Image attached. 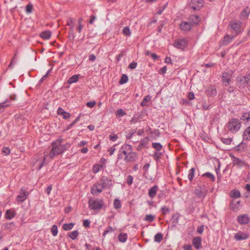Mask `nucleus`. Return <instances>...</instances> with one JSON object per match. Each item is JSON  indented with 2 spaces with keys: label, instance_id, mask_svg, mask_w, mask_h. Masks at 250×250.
I'll return each instance as SVG.
<instances>
[{
  "label": "nucleus",
  "instance_id": "obj_13",
  "mask_svg": "<svg viewBox=\"0 0 250 250\" xmlns=\"http://www.w3.org/2000/svg\"><path fill=\"white\" fill-rule=\"evenodd\" d=\"M179 27L182 31L188 32L191 30L193 26L188 21H182L179 24Z\"/></svg>",
  "mask_w": 250,
  "mask_h": 250
},
{
  "label": "nucleus",
  "instance_id": "obj_39",
  "mask_svg": "<svg viewBox=\"0 0 250 250\" xmlns=\"http://www.w3.org/2000/svg\"><path fill=\"white\" fill-rule=\"evenodd\" d=\"M151 100V96L150 95H147L144 97L142 101L141 102L140 105L142 106L146 105V103L149 102Z\"/></svg>",
  "mask_w": 250,
  "mask_h": 250
},
{
  "label": "nucleus",
  "instance_id": "obj_6",
  "mask_svg": "<svg viewBox=\"0 0 250 250\" xmlns=\"http://www.w3.org/2000/svg\"><path fill=\"white\" fill-rule=\"evenodd\" d=\"M208 192V189L205 185L198 186L194 191V194L199 199H204Z\"/></svg>",
  "mask_w": 250,
  "mask_h": 250
},
{
  "label": "nucleus",
  "instance_id": "obj_62",
  "mask_svg": "<svg viewBox=\"0 0 250 250\" xmlns=\"http://www.w3.org/2000/svg\"><path fill=\"white\" fill-rule=\"evenodd\" d=\"M91 222L88 219H85L83 221V226L85 228H89L90 227V224Z\"/></svg>",
  "mask_w": 250,
  "mask_h": 250
},
{
  "label": "nucleus",
  "instance_id": "obj_26",
  "mask_svg": "<svg viewBox=\"0 0 250 250\" xmlns=\"http://www.w3.org/2000/svg\"><path fill=\"white\" fill-rule=\"evenodd\" d=\"M240 201H238L235 202L233 200H232L229 205V207L230 209L233 211H236L238 209L239 207L240 206Z\"/></svg>",
  "mask_w": 250,
  "mask_h": 250
},
{
  "label": "nucleus",
  "instance_id": "obj_27",
  "mask_svg": "<svg viewBox=\"0 0 250 250\" xmlns=\"http://www.w3.org/2000/svg\"><path fill=\"white\" fill-rule=\"evenodd\" d=\"M51 36V32L49 30L42 31L40 34V37L45 40L49 39Z\"/></svg>",
  "mask_w": 250,
  "mask_h": 250
},
{
  "label": "nucleus",
  "instance_id": "obj_48",
  "mask_svg": "<svg viewBox=\"0 0 250 250\" xmlns=\"http://www.w3.org/2000/svg\"><path fill=\"white\" fill-rule=\"evenodd\" d=\"M136 129H130L128 131L127 135H126V139L130 140L132 138L133 135L134 134V133L136 132Z\"/></svg>",
  "mask_w": 250,
  "mask_h": 250
},
{
  "label": "nucleus",
  "instance_id": "obj_60",
  "mask_svg": "<svg viewBox=\"0 0 250 250\" xmlns=\"http://www.w3.org/2000/svg\"><path fill=\"white\" fill-rule=\"evenodd\" d=\"M137 66V62H133L129 64L128 67V68H129L130 69H134L135 68H136Z\"/></svg>",
  "mask_w": 250,
  "mask_h": 250
},
{
  "label": "nucleus",
  "instance_id": "obj_64",
  "mask_svg": "<svg viewBox=\"0 0 250 250\" xmlns=\"http://www.w3.org/2000/svg\"><path fill=\"white\" fill-rule=\"evenodd\" d=\"M75 24V20L72 18H69L67 21V25H71Z\"/></svg>",
  "mask_w": 250,
  "mask_h": 250
},
{
  "label": "nucleus",
  "instance_id": "obj_11",
  "mask_svg": "<svg viewBox=\"0 0 250 250\" xmlns=\"http://www.w3.org/2000/svg\"><path fill=\"white\" fill-rule=\"evenodd\" d=\"M230 156L232 159V164L234 166H236L237 167L241 168L242 167H247L248 166V164L246 161L241 160L240 158H237L233 155H230Z\"/></svg>",
  "mask_w": 250,
  "mask_h": 250
},
{
  "label": "nucleus",
  "instance_id": "obj_19",
  "mask_svg": "<svg viewBox=\"0 0 250 250\" xmlns=\"http://www.w3.org/2000/svg\"><path fill=\"white\" fill-rule=\"evenodd\" d=\"M57 114L59 115L62 116L64 119L66 120L69 119L71 117V114L65 111L62 107H59L57 110Z\"/></svg>",
  "mask_w": 250,
  "mask_h": 250
},
{
  "label": "nucleus",
  "instance_id": "obj_8",
  "mask_svg": "<svg viewBox=\"0 0 250 250\" xmlns=\"http://www.w3.org/2000/svg\"><path fill=\"white\" fill-rule=\"evenodd\" d=\"M29 193L26 190L24 187H22L19 192V194L17 197V201L19 203L24 202L28 197Z\"/></svg>",
  "mask_w": 250,
  "mask_h": 250
},
{
  "label": "nucleus",
  "instance_id": "obj_31",
  "mask_svg": "<svg viewBox=\"0 0 250 250\" xmlns=\"http://www.w3.org/2000/svg\"><path fill=\"white\" fill-rule=\"evenodd\" d=\"M241 196L240 192L237 189H232L230 192V196L232 198H237Z\"/></svg>",
  "mask_w": 250,
  "mask_h": 250
},
{
  "label": "nucleus",
  "instance_id": "obj_3",
  "mask_svg": "<svg viewBox=\"0 0 250 250\" xmlns=\"http://www.w3.org/2000/svg\"><path fill=\"white\" fill-rule=\"evenodd\" d=\"M52 149L49 153V157L52 159L54 156L62 154L66 149L67 147H69V144H66L64 145H55L51 143Z\"/></svg>",
  "mask_w": 250,
  "mask_h": 250
},
{
  "label": "nucleus",
  "instance_id": "obj_22",
  "mask_svg": "<svg viewBox=\"0 0 250 250\" xmlns=\"http://www.w3.org/2000/svg\"><path fill=\"white\" fill-rule=\"evenodd\" d=\"M158 187L155 185L149 188L148 190V196L151 198H153L156 195L157 191L158 190Z\"/></svg>",
  "mask_w": 250,
  "mask_h": 250
},
{
  "label": "nucleus",
  "instance_id": "obj_41",
  "mask_svg": "<svg viewBox=\"0 0 250 250\" xmlns=\"http://www.w3.org/2000/svg\"><path fill=\"white\" fill-rule=\"evenodd\" d=\"M202 176L203 177H207L209 178L211 182H214L215 181V177L214 175L209 172H207L203 174H202Z\"/></svg>",
  "mask_w": 250,
  "mask_h": 250
},
{
  "label": "nucleus",
  "instance_id": "obj_36",
  "mask_svg": "<svg viewBox=\"0 0 250 250\" xmlns=\"http://www.w3.org/2000/svg\"><path fill=\"white\" fill-rule=\"evenodd\" d=\"M195 168L194 167H192L189 170L188 174V180L191 182L193 180V178L195 175Z\"/></svg>",
  "mask_w": 250,
  "mask_h": 250
},
{
  "label": "nucleus",
  "instance_id": "obj_33",
  "mask_svg": "<svg viewBox=\"0 0 250 250\" xmlns=\"http://www.w3.org/2000/svg\"><path fill=\"white\" fill-rule=\"evenodd\" d=\"M155 215L152 214H146L144 220L151 223L155 220Z\"/></svg>",
  "mask_w": 250,
  "mask_h": 250
},
{
  "label": "nucleus",
  "instance_id": "obj_15",
  "mask_svg": "<svg viewBox=\"0 0 250 250\" xmlns=\"http://www.w3.org/2000/svg\"><path fill=\"white\" fill-rule=\"evenodd\" d=\"M188 20V21L192 26H196L199 24L200 22V18L198 15H192L190 16Z\"/></svg>",
  "mask_w": 250,
  "mask_h": 250
},
{
  "label": "nucleus",
  "instance_id": "obj_29",
  "mask_svg": "<svg viewBox=\"0 0 250 250\" xmlns=\"http://www.w3.org/2000/svg\"><path fill=\"white\" fill-rule=\"evenodd\" d=\"M79 76L80 75L78 74L73 75L68 79V80H67V83L70 84L73 83L77 82L79 80Z\"/></svg>",
  "mask_w": 250,
  "mask_h": 250
},
{
  "label": "nucleus",
  "instance_id": "obj_24",
  "mask_svg": "<svg viewBox=\"0 0 250 250\" xmlns=\"http://www.w3.org/2000/svg\"><path fill=\"white\" fill-rule=\"evenodd\" d=\"M10 100H6L3 102L0 103V113L3 112L6 107L10 105Z\"/></svg>",
  "mask_w": 250,
  "mask_h": 250
},
{
  "label": "nucleus",
  "instance_id": "obj_7",
  "mask_svg": "<svg viewBox=\"0 0 250 250\" xmlns=\"http://www.w3.org/2000/svg\"><path fill=\"white\" fill-rule=\"evenodd\" d=\"M187 45L188 41L185 38L176 40L173 43V46L175 47L182 50H184Z\"/></svg>",
  "mask_w": 250,
  "mask_h": 250
},
{
  "label": "nucleus",
  "instance_id": "obj_34",
  "mask_svg": "<svg viewBox=\"0 0 250 250\" xmlns=\"http://www.w3.org/2000/svg\"><path fill=\"white\" fill-rule=\"evenodd\" d=\"M179 216L180 214L178 213L172 215L171 221L173 224H174V226H175L176 224L178 223Z\"/></svg>",
  "mask_w": 250,
  "mask_h": 250
},
{
  "label": "nucleus",
  "instance_id": "obj_10",
  "mask_svg": "<svg viewBox=\"0 0 250 250\" xmlns=\"http://www.w3.org/2000/svg\"><path fill=\"white\" fill-rule=\"evenodd\" d=\"M203 0H191L189 6L194 11H198L203 7Z\"/></svg>",
  "mask_w": 250,
  "mask_h": 250
},
{
  "label": "nucleus",
  "instance_id": "obj_52",
  "mask_svg": "<svg viewBox=\"0 0 250 250\" xmlns=\"http://www.w3.org/2000/svg\"><path fill=\"white\" fill-rule=\"evenodd\" d=\"M114 231L113 228L111 226H108L106 229L104 231L103 236L104 237L105 235L108 233L112 232Z\"/></svg>",
  "mask_w": 250,
  "mask_h": 250
},
{
  "label": "nucleus",
  "instance_id": "obj_30",
  "mask_svg": "<svg viewBox=\"0 0 250 250\" xmlns=\"http://www.w3.org/2000/svg\"><path fill=\"white\" fill-rule=\"evenodd\" d=\"M149 142V139L148 137H146L144 138L141 140L140 144L141 146H142L144 148H148V144Z\"/></svg>",
  "mask_w": 250,
  "mask_h": 250
},
{
  "label": "nucleus",
  "instance_id": "obj_50",
  "mask_svg": "<svg viewBox=\"0 0 250 250\" xmlns=\"http://www.w3.org/2000/svg\"><path fill=\"white\" fill-rule=\"evenodd\" d=\"M116 115V116L121 117L126 115V113L122 108H120L117 110Z\"/></svg>",
  "mask_w": 250,
  "mask_h": 250
},
{
  "label": "nucleus",
  "instance_id": "obj_32",
  "mask_svg": "<svg viewBox=\"0 0 250 250\" xmlns=\"http://www.w3.org/2000/svg\"><path fill=\"white\" fill-rule=\"evenodd\" d=\"M247 144L242 142L239 145L236 146L234 147V149L235 151H242L247 147Z\"/></svg>",
  "mask_w": 250,
  "mask_h": 250
},
{
  "label": "nucleus",
  "instance_id": "obj_43",
  "mask_svg": "<svg viewBox=\"0 0 250 250\" xmlns=\"http://www.w3.org/2000/svg\"><path fill=\"white\" fill-rule=\"evenodd\" d=\"M121 202L118 199H115L114 201L113 206L114 208L118 209L121 208Z\"/></svg>",
  "mask_w": 250,
  "mask_h": 250
},
{
  "label": "nucleus",
  "instance_id": "obj_21",
  "mask_svg": "<svg viewBox=\"0 0 250 250\" xmlns=\"http://www.w3.org/2000/svg\"><path fill=\"white\" fill-rule=\"evenodd\" d=\"M206 93L208 96L214 97L216 95L217 90L214 86H211L206 90Z\"/></svg>",
  "mask_w": 250,
  "mask_h": 250
},
{
  "label": "nucleus",
  "instance_id": "obj_59",
  "mask_svg": "<svg viewBox=\"0 0 250 250\" xmlns=\"http://www.w3.org/2000/svg\"><path fill=\"white\" fill-rule=\"evenodd\" d=\"M2 153L7 155L10 153V149L8 147H4L2 150Z\"/></svg>",
  "mask_w": 250,
  "mask_h": 250
},
{
  "label": "nucleus",
  "instance_id": "obj_18",
  "mask_svg": "<svg viewBox=\"0 0 250 250\" xmlns=\"http://www.w3.org/2000/svg\"><path fill=\"white\" fill-rule=\"evenodd\" d=\"M201 241L202 239L200 237H196L192 239L193 245L197 250L201 249Z\"/></svg>",
  "mask_w": 250,
  "mask_h": 250
},
{
  "label": "nucleus",
  "instance_id": "obj_53",
  "mask_svg": "<svg viewBox=\"0 0 250 250\" xmlns=\"http://www.w3.org/2000/svg\"><path fill=\"white\" fill-rule=\"evenodd\" d=\"M242 81H244L245 83L250 86V73L244 77Z\"/></svg>",
  "mask_w": 250,
  "mask_h": 250
},
{
  "label": "nucleus",
  "instance_id": "obj_42",
  "mask_svg": "<svg viewBox=\"0 0 250 250\" xmlns=\"http://www.w3.org/2000/svg\"><path fill=\"white\" fill-rule=\"evenodd\" d=\"M163 155V154L162 152H160L159 151H155L152 156L154 159L157 161L161 158Z\"/></svg>",
  "mask_w": 250,
  "mask_h": 250
},
{
  "label": "nucleus",
  "instance_id": "obj_47",
  "mask_svg": "<svg viewBox=\"0 0 250 250\" xmlns=\"http://www.w3.org/2000/svg\"><path fill=\"white\" fill-rule=\"evenodd\" d=\"M51 231L52 232V235L54 236H56L58 232L57 226L56 225H53V226L51 228Z\"/></svg>",
  "mask_w": 250,
  "mask_h": 250
},
{
  "label": "nucleus",
  "instance_id": "obj_57",
  "mask_svg": "<svg viewBox=\"0 0 250 250\" xmlns=\"http://www.w3.org/2000/svg\"><path fill=\"white\" fill-rule=\"evenodd\" d=\"M26 12L27 13H30L33 10V5L31 4H28L26 6Z\"/></svg>",
  "mask_w": 250,
  "mask_h": 250
},
{
  "label": "nucleus",
  "instance_id": "obj_38",
  "mask_svg": "<svg viewBox=\"0 0 250 250\" xmlns=\"http://www.w3.org/2000/svg\"><path fill=\"white\" fill-rule=\"evenodd\" d=\"M152 147L156 150V151H160L163 148L162 145L159 143H152Z\"/></svg>",
  "mask_w": 250,
  "mask_h": 250
},
{
  "label": "nucleus",
  "instance_id": "obj_45",
  "mask_svg": "<svg viewBox=\"0 0 250 250\" xmlns=\"http://www.w3.org/2000/svg\"><path fill=\"white\" fill-rule=\"evenodd\" d=\"M246 121L247 122H249L250 120V113H245L241 117L240 120Z\"/></svg>",
  "mask_w": 250,
  "mask_h": 250
},
{
  "label": "nucleus",
  "instance_id": "obj_28",
  "mask_svg": "<svg viewBox=\"0 0 250 250\" xmlns=\"http://www.w3.org/2000/svg\"><path fill=\"white\" fill-rule=\"evenodd\" d=\"M15 215L16 213L15 212V211H11L10 209H7L6 211L5 217L7 219L11 220L15 217Z\"/></svg>",
  "mask_w": 250,
  "mask_h": 250
},
{
  "label": "nucleus",
  "instance_id": "obj_23",
  "mask_svg": "<svg viewBox=\"0 0 250 250\" xmlns=\"http://www.w3.org/2000/svg\"><path fill=\"white\" fill-rule=\"evenodd\" d=\"M111 182V179L108 178L107 177L103 176L100 179V183L105 188L108 185H110V183Z\"/></svg>",
  "mask_w": 250,
  "mask_h": 250
},
{
  "label": "nucleus",
  "instance_id": "obj_44",
  "mask_svg": "<svg viewBox=\"0 0 250 250\" xmlns=\"http://www.w3.org/2000/svg\"><path fill=\"white\" fill-rule=\"evenodd\" d=\"M128 78L126 74H123L121 76V79L119 81V83L120 84H123L127 83L128 81Z\"/></svg>",
  "mask_w": 250,
  "mask_h": 250
},
{
  "label": "nucleus",
  "instance_id": "obj_51",
  "mask_svg": "<svg viewBox=\"0 0 250 250\" xmlns=\"http://www.w3.org/2000/svg\"><path fill=\"white\" fill-rule=\"evenodd\" d=\"M231 40L232 38H231L229 35H225L223 41L224 44L227 45L231 41Z\"/></svg>",
  "mask_w": 250,
  "mask_h": 250
},
{
  "label": "nucleus",
  "instance_id": "obj_56",
  "mask_svg": "<svg viewBox=\"0 0 250 250\" xmlns=\"http://www.w3.org/2000/svg\"><path fill=\"white\" fill-rule=\"evenodd\" d=\"M150 133L155 136V138L159 137L160 136L159 130L157 129H155L152 131H150Z\"/></svg>",
  "mask_w": 250,
  "mask_h": 250
},
{
  "label": "nucleus",
  "instance_id": "obj_17",
  "mask_svg": "<svg viewBox=\"0 0 250 250\" xmlns=\"http://www.w3.org/2000/svg\"><path fill=\"white\" fill-rule=\"evenodd\" d=\"M143 116L142 113H138L135 114L130 121L131 124H135L138 122H140Z\"/></svg>",
  "mask_w": 250,
  "mask_h": 250
},
{
  "label": "nucleus",
  "instance_id": "obj_40",
  "mask_svg": "<svg viewBox=\"0 0 250 250\" xmlns=\"http://www.w3.org/2000/svg\"><path fill=\"white\" fill-rule=\"evenodd\" d=\"M74 226V224L73 223H65L62 226V229L65 230H69L71 229Z\"/></svg>",
  "mask_w": 250,
  "mask_h": 250
},
{
  "label": "nucleus",
  "instance_id": "obj_61",
  "mask_svg": "<svg viewBox=\"0 0 250 250\" xmlns=\"http://www.w3.org/2000/svg\"><path fill=\"white\" fill-rule=\"evenodd\" d=\"M96 104V103L95 101H91V102H87L86 103V105L88 107L92 108L95 106Z\"/></svg>",
  "mask_w": 250,
  "mask_h": 250
},
{
  "label": "nucleus",
  "instance_id": "obj_55",
  "mask_svg": "<svg viewBox=\"0 0 250 250\" xmlns=\"http://www.w3.org/2000/svg\"><path fill=\"white\" fill-rule=\"evenodd\" d=\"M232 139L231 138H221V141L226 145H229L232 142Z\"/></svg>",
  "mask_w": 250,
  "mask_h": 250
},
{
  "label": "nucleus",
  "instance_id": "obj_25",
  "mask_svg": "<svg viewBox=\"0 0 250 250\" xmlns=\"http://www.w3.org/2000/svg\"><path fill=\"white\" fill-rule=\"evenodd\" d=\"M250 140V126L248 127L243 132V141Z\"/></svg>",
  "mask_w": 250,
  "mask_h": 250
},
{
  "label": "nucleus",
  "instance_id": "obj_46",
  "mask_svg": "<svg viewBox=\"0 0 250 250\" xmlns=\"http://www.w3.org/2000/svg\"><path fill=\"white\" fill-rule=\"evenodd\" d=\"M163 237V235L161 233H158L154 236V241L159 243L162 240Z\"/></svg>",
  "mask_w": 250,
  "mask_h": 250
},
{
  "label": "nucleus",
  "instance_id": "obj_20",
  "mask_svg": "<svg viewBox=\"0 0 250 250\" xmlns=\"http://www.w3.org/2000/svg\"><path fill=\"white\" fill-rule=\"evenodd\" d=\"M250 14V8L246 7L241 12L240 17L242 20L247 19Z\"/></svg>",
  "mask_w": 250,
  "mask_h": 250
},
{
  "label": "nucleus",
  "instance_id": "obj_1",
  "mask_svg": "<svg viewBox=\"0 0 250 250\" xmlns=\"http://www.w3.org/2000/svg\"><path fill=\"white\" fill-rule=\"evenodd\" d=\"M123 159L126 163L134 162L138 159V154L133 151V146L124 144L120 148L117 156L118 161Z\"/></svg>",
  "mask_w": 250,
  "mask_h": 250
},
{
  "label": "nucleus",
  "instance_id": "obj_5",
  "mask_svg": "<svg viewBox=\"0 0 250 250\" xmlns=\"http://www.w3.org/2000/svg\"><path fill=\"white\" fill-rule=\"evenodd\" d=\"M229 25L232 30V32L234 33L235 36L238 35L242 32L241 29L242 25L241 21L238 20H233L230 21Z\"/></svg>",
  "mask_w": 250,
  "mask_h": 250
},
{
  "label": "nucleus",
  "instance_id": "obj_54",
  "mask_svg": "<svg viewBox=\"0 0 250 250\" xmlns=\"http://www.w3.org/2000/svg\"><path fill=\"white\" fill-rule=\"evenodd\" d=\"M161 210L163 215H166L167 213H169L170 211L169 208L166 206L162 207Z\"/></svg>",
  "mask_w": 250,
  "mask_h": 250
},
{
  "label": "nucleus",
  "instance_id": "obj_9",
  "mask_svg": "<svg viewBox=\"0 0 250 250\" xmlns=\"http://www.w3.org/2000/svg\"><path fill=\"white\" fill-rule=\"evenodd\" d=\"M232 74L233 72L231 70H229L228 72H224L222 73V81L225 86H228L229 84Z\"/></svg>",
  "mask_w": 250,
  "mask_h": 250
},
{
  "label": "nucleus",
  "instance_id": "obj_16",
  "mask_svg": "<svg viewBox=\"0 0 250 250\" xmlns=\"http://www.w3.org/2000/svg\"><path fill=\"white\" fill-rule=\"evenodd\" d=\"M249 237V235L246 233H243L242 232H239L235 234L234 238L236 240L240 241L245 240Z\"/></svg>",
  "mask_w": 250,
  "mask_h": 250
},
{
  "label": "nucleus",
  "instance_id": "obj_14",
  "mask_svg": "<svg viewBox=\"0 0 250 250\" xmlns=\"http://www.w3.org/2000/svg\"><path fill=\"white\" fill-rule=\"evenodd\" d=\"M237 221L241 225H246L250 222V218L248 215L244 214L237 216Z\"/></svg>",
  "mask_w": 250,
  "mask_h": 250
},
{
  "label": "nucleus",
  "instance_id": "obj_4",
  "mask_svg": "<svg viewBox=\"0 0 250 250\" xmlns=\"http://www.w3.org/2000/svg\"><path fill=\"white\" fill-rule=\"evenodd\" d=\"M228 130L232 133L238 132L241 127V122L237 118H231L227 124Z\"/></svg>",
  "mask_w": 250,
  "mask_h": 250
},
{
  "label": "nucleus",
  "instance_id": "obj_49",
  "mask_svg": "<svg viewBox=\"0 0 250 250\" xmlns=\"http://www.w3.org/2000/svg\"><path fill=\"white\" fill-rule=\"evenodd\" d=\"M123 33L126 36H130L131 35V32L129 27H124L123 30Z\"/></svg>",
  "mask_w": 250,
  "mask_h": 250
},
{
  "label": "nucleus",
  "instance_id": "obj_2",
  "mask_svg": "<svg viewBox=\"0 0 250 250\" xmlns=\"http://www.w3.org/2000/svg\"><path fill=\"white\" fill-rule=\"evenodd\" d=\"M88 203L90 210H100L106 207L103 199L100 198H90L88 200Z\"/></svg>",
  "mask_w": 250,
  "mask_h": 250
},
{
  "label": "nucleus",
  "instance_id": "obj_63",
  "mask_svg": "<svg viewBox=\"0 0 250 250\" xmlns=\"http://www.w3.org/2000/svg\"><path fill=\"white\" fill-rule=\"evenodd\" d=\"M99 171V166L98 165H94L92 167V171L94 173H96Z\"/></svg>",
  "mask_w": 250,
  "mask_h": 250
},
{
  "label": "nucleus",
  "instance_id": "obj_35",
  "mask_svg": "<svg viewBox=\"0 0 250 250\" xmlns=\"http://www.w3.org/2000/svg\"><path fill=\"white\" fill-rule=\"evenodd\" d=\"M79 235V232L77 230H75L70 232L68 233V236L72 240H75Z\"/></svg>",
  "mask_w": 250,
  "mask_h": 250
},
{
  "label": "nucleus",
  "instance_id": "obj_12",
  "mask_svg": "<svg viewBox=\"0 0 250 250\" xmlns=\"http://www.w3.org/2000/svg\"><path fill=\"white\" fill-rule=\"evenodd\" d=\"M104 188H105L100 183L96 182L91 187V193L93 195H97L101 193Z\"/></svg>",
  "mask_w": 250,
  "mask_h": 250
},
{
  "label": "nucleus",
  "instance_id": "obj_37",
  "mask_svg": "<svg viewBox=\"0 0 250 250\" xmlns=\"http://www.w3.org/2000/svg\"><path fill=\"white\" fill-rule=\"evenodd\" d=\"M119 240L122 243L125 242L127 238V235L126 233H121L118 236Z\"/></svg>",
  "mask_w": 250,
  "mask_h": 250
},
{
  "label": "nucleus",
  "instance_id": "obj_58",
  "mask_svg": "<svg viewBox=\"0 0 250 250\" xmlns=\"http://www.w3.org/2000/svg\"><path fill=\"white\" fill-rule=\"evenodd\" d=\"M63 141V139L62 138H58L57 139V140H56L55 141H53L52 144H55V145H58V146H60V145H62V142Z\"/></svg>",
  "mask_w": 250,
  "mask_h": 250
}]
</instances>
